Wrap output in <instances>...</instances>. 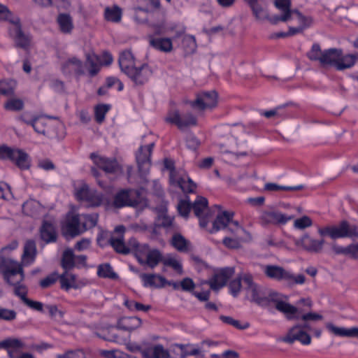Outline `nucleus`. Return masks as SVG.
I'll return each mask as SVG.
<instances>
[{
	"label": "nucleus",
	"mask_w": 358,
	"mask_h": 358,
	"mask_svg": "<svg viewBox=\"0 0 358 358\" xmlns=\"http://www.w3.org/2000/svg\"><path fill=\"white\" fill-rule=\"evenodd\" d=\"M356 59L355 55H343L342 49L332 48L324 50L320 66L322 67H334L337 71H343L352 67Z\"/></svg>",
	"instance_id": "nucleus-2"
},
{
	"label": "nucleus",
	"mask_w": 358,
	"mask_h": 358,
	"mask_svg": "<svg viewBox=\"0 0 358 358\" xmlns=\"http://www.w3.org/2000/svg\"><path fill=\"white\" fill-rule=\"evenodd\" d=\"M22 211L27 216L36 217L44 212V208L38 201L30 199L22 204Z\"/></svg>",
	"instance_id": "nucleus-30"
},
{
	"label": "nucleus",
	"mask_w": 358,
	"mask_h": 358,
	"mask_svg": "<svg viewBox=\"0 0 358 358\" xmlns=\"http://www.w3.org/2000/svg\"><path fill=\"white\" fill-rule=\"evenodd\" d=\"M17 313L14 310L0 306V320L11 322L16 319Z\"/></svg>",
	"instance_id": "nucleus-58"
},
{
	"label": "nucleus",
	"mask_w": 358,
	"mask_h": 358,
	"mask_svg": "<svg viewBox=\"0 0 358 358\" xmlns=\"http://www.w3.org/2000/svg\"><path fill=\"white\" fill-rule=\"evenodd\" d=\"M313 222L311 219L306 215L301 217V218L294 220V227L296 229H303L305 228L312 226Z\"/></svg>",
	"instance_id": "nucleus-61"
},
{
	"label": "nucleus",
	"mask_w": 358,
	"mask_h": 358,
	"mask_svg": "<svg viewBox=\"0 0 358 358\" xmlns=\"http://www.w3.org/2000/svg\"><path fill=\"white\" fill-rule=\"evenodd\" d=\"M326 328L333 334L341 337H355L358 338V327H352L346 329L344 327H336L331 322L326 324Z\"/></svg>",
	"instance_id": "nucleus-32"
},
{
	"label": "nucleus",
	"mask_w": 358,
	"mask_h": 358,
	"mask_svg": "<svg viewBox=\"0 0 358 358\" xmlns=\"http://www.w3.org/2000/svg\"><path fill=\"white\" fill-rule=\"evenodd\" d=\"M230 293L234 296H237L241 288V278H237L231 280L229 284Z\"/></svg>",
	"instance_id": "nucleus-64"
},
{
	"label": "nucleus",
	"mask_w": 358,
	"mask_h": 358,
	"mask_svg": "<svg viewBox=\"0 0 358 358\" xmlns=\"http://www.w3.org/2000/svg\"><path fill=\"white\" fill-rule=\"evenodd\" d=\"M23 347V343L17 338H8L0 342V348L6 349L10 358H20V349Z\"/></svg>",
	"instance_id": "nucleus-23"
},
{
	"label": "nucleus",
	"mask_w": 358,
	"mask_h": 358,
	"mask_svg": "<svg viewBox=\"0 0 358 358\" xmlns=\"http://www.w3.org/2000/svg\"><path fill=\"white\" fill-rule=\"evenodd\" d=\"M189 103L193 108L199 110L215 108L217 103V94L214 90L199 93L196 99Z\"/></svg>",
	"instance_id": "nucleus-9"
},
{
	"label": "nucleus",
	"mask_w": 358,
	"mask_h": 358,
	"mask_svg": "<svg viewBox=\"0 0 358 358\" xmlns=\"http://www.w3.org/2000/svg\"><path fill=\"white\" fill-rule=\"evenodd\" d=\"M16 83L13 80H0V95L11 96L14 94Z\"/></svg>",
	"instance_id": "nucleus-48"
},
{
	"label": "nucleus",
	"mask_w": 358,
	"mask_h": 358,
	"mask_svg": "<svg viewBox=\"0 0 358 358\" xmlns=\"http://www.w3.org/2000/svg\"><path fill=\"white\" fill-rule=\"evenodd\" d=\"M140 277L145 287L163 288V282L160 280V278H164L162 275L155 273H142Z\"/></svg>",
	"instance_id": "nucleus-34"
},
{
	"label": "nucleus",
	"mask_w": 358,
	"mask_h": 358,
	"mask_svg": "<svg viewBox=\"0 0 358 358\" xmlns=\"http://www.w3.org/2000/svg\"><path fill=\"white\" fill-rule=\"evenodd\" d=\"M31 127L36 133L43 134L48 138L59 137L57 133L54 131L55 127L48 126L45 120L40 117L39 116L36 117Z\"/></svg>",
	"instance_id": "nucleus-22"
},
{
	"label": "nucleus",
	"mask_w": 358,
	"mask_h": 358,
	"mask_svg": "<svg viewBox=\"0 0 358 358\" xmlns=\"http://www.w3.org/2000/svg\"><path fill=\"white\" fill-rule=\"evenodd\" d=\"M8 22L13 27L20 22L18 16L15 15L8 8L0 3V22Z\"/></svg>",
	"instance_id": "nucleus-37"
},
{
	"label": "nucleus",
	"mask_w": 358,
	"mask_h": 358,
	"mask_svg": "<svg viewBox=\"0 0 358 358\" xmlns=\"http://www.w3.org/2000/svg\"><path fill=\"white\" fill-rule=\"evenodd\" d=\"M141 202V194L136 189H121L114 196L113 205L116 208L136 207Z\"/></svg>",
	"instance_id": "nucleus-7"
},
{
	"label": "nucleus",
	"mask_w": 358,
	"mask_h": 358,
	"mask_svg": "<svg viewBox=\"0 0 358 358\" xmlns=\"http://www.w3.org/2000/svg\"><path fill=\"white\" fill-rule=\"evenodd\" d=\"M4 107L8 110L19 111L23 108L24 103L20 99H10L7 101Z\"/></svg>",
	"instance_id": "nucleus-56"
},
{
	"label": "nucleus",
	"mask_w": 358,
	"mask_h": 358,
	"mask_svg": "<svg viewBox=\"0 0 358 358\" xmlns=\"http://www.w3.org/2000/svg\"><path fill=\"white\" fill-rule=\"evenodd\" d=\"M166 121L176 124L180 129L196 124V119L194 115L191 113L181 115L177 110L170 111L166 117Z\"/></svg>",
	"instance_id": "nucleus-14"
},
{
	"label": "nucleus",
	"mask_w": 358,
	"mask_h": 358,
	"mask_svg": "<svg viewBox=\"0 0 358 358\" xmlns=\"http://www.w3.org/2000/svg\"><path fill=\"white\" fill-rule=\"evenodd\" d=\"M115 231L119 234L117 237L110 236L108 238V243L112 246L114 250L119 254L128 255L130 253V245L129 241L126 245L124 241L123 234L125 231V227L123 225L117 226Z\"/></svg>",
	"instance_id": "nucleus-16"
},
{
	"label": "nucleus",
	"mask_w": 358,
	"mask_h": 358,
	"mask_svg": "<svg viewBox=\"0 0 358 358\" xmlns=\"http://www.w3.org/2000/svg\"><path fill=\"white\" fill-rule=\"evenodd\" d=\"M129 245H130V253L134 255L139 264L140 260L143 259L150 250L148 244H140L134 238L129 240Z\"/></svg>",
	"instance_id": "nucleus-28"
},
{
	"label": "nucleus",
	"mask_w": 358,
	"mask_h": 358,
	"mask_svg": "<svg viewBox=\"0 0 358 358\" xmlns=\"http://www.w3.org/2000/svg\"><path fill=\"white\" fill-rule=\"evenodd\" d=\"M150 45L163 52H170L173 50L172 41L169 38H156L153 35L148 36Z\"/></svg>",
	"instance_id": "nucleus-24"
},
{
	"label": "nucleus",
	"mask_w": 358,
	"mask_h": 358,
	"mask_svg": "<svg viewBox=\"0 0 358 358\" xmlns=\"http://www.w3.org/2000/svg\"><path fill=\"white\" fill-rule=\"evenodd\" d=\"M192 209V203L189 201L181 200L178 204V210L180 215L187 217Z\"/></svg>",
	"instance_id": "nucleus-63"
},
{
	"label": "nucleus",
	"mask_w": 358,
	"mask_h": 358,
	"mask_svg": "<svg viewBox=\"0 0 358 358\" xmlns=\"http://www.w3.org/2000/svg\"><path fill=\"white\" fill-rule=\"evenodd\" d=\"M318 233L322 236H329L332 239L343 238L344 236L341 229V223L338 226L326 227L320 228Z\"/></svg>",
	"instance_id": "nucleus-38"
},
{
	"label": "nucleus",
	"mask_w": 358,
	"mask_h": 358,
	"mask_svg": "<svg viewBox=\"0 0 358 358\" xmlns=\"http://www.w3.org/2000/svg\"><path fill=\"white\" fill-rule=\"evenodd\" d=\"M37 255L36 244L34 240H27L24 245L23 254L22 255V261L26 264L33 263Z\"/></svg>",
	"instance_id": "nucleus-33"
},
{
	"label": "nucleus",
	"mask_w": 358,
	"mask_h": 358,
	"mask_svg": "<svg viewBox=\"0 0 358 358\" xmlns=\"http://www.w3.org/2000/svg\"><path fill=\"white\" fill-rule=\"evenodd\" d=\"M90 158L99 169L107 173H116L119 169V164L115 159L99 156L95 153H92Z\"/></svg>",
	"instance_id": "nucleus-19"
},
{
	"label": "nucleus",
	"mask_w": 358,
	"mask_h": 358,
	"mask_svg": "<svg viewBox=\"0 0 358 358\" xmlns=\"http://www.w3.org/2000/svg\"><path fill=\"white\" fill-rule=\"evenodd\" d=\"M294 17L298 20L299 26L303 27L304 29L310 27L313 23V19L311 17L303 15L296 9L293 10L291 19Z\"/></svg>",
	"instance_id": "nucleus-49"
},
{
	"label": "nucleus",
	"mask_w": 358,
	"mask_h": 358,
	"mask_svg": "<svg viewBox=\"0 0 358 358\" xmlns=\"http://www.w3.org/2000/svg\"><path fill=\"white\" fill-rule=\"evenodd\" d=\"M62 71L64 74L71 75L75 73L80 76L85 74L83 62L76 57L69 58L62 64Z\"/></svg>",
	"instance_id": "nucleus-21"
},
{
	"label": "nucleus",
	"mask_w": 358,
	"mask_h": 358,
	"mask_svg": "<svg viewBox=\"0 0 358 358\" xmlns=\"http://www.w3.org/2000/svg\"><path fill=\"white\" fill-rule=\"evenodd\" d=\"M297 315H299V318H294V320H308L310 322L321 320L323 318V316L322 315L316 313H308L305 314H301V311H299V309Z\"/></svg>",
	"instance_id": "nucleus-62"
},
{
	"label": "nucleus",
	"mask_w": 358,
	"mask_h": 358,
	"mask_svg": "<svg viewBox=\"0 0 358 358\" xmlns=\"http://www.w3.org/2000/svg\"><path fill=\"white\" fill-rule=\"evenodd\" d=\"M97 275L99 277L103 278H110L113 280L118 278V275L114 272L112 266L108 263L100 264L98 266Z\"/></svg>",
	"instance_id": "nucleus-44"
},
{
	"label": "nucleus",
	"mask_w": 358,
	"mask_h": 358,
	"mask_svg": "<svg viewBox=\"0 0 358 358\" xmlns=\"http://www.w3.org/2000/svg\"><path fill=\"white\" fill-rule=\"evenodd\" d=\"M252 10L254 15L258 20L268 18L267 11L258 3V1L252 3H248Z\"/></svg>",
	"instance_id": "nucleus-55"
},
{
	"label": "nucleus",
	"mask_w": 358,
	"mask_h": 358,
	"mask_svg": "<svg viewBox=\"0 0 358 358\" xmlns=\"http://www.w3.org/2000/svg\"><path fill=\"white\" fill-rule=\"evenodd\" d=\"M208 200L203 196H198L197 199L192 203V208L194 210L195 215L201 217L203 215V212L208 208Z\"/></svg>",
	"instance_id": "nucleus-45"
},
{
	"label": "nucleus",
	"mask_w": 358,
	"mask_h": 358,
	"mask_svg": "<svg viewBox=\"0 0 358 358\" xmlns=\"http://www.w3.org/2000/svg\"><path fill=\"white\" fill-rule=\"evenodd\" d=\"M8 34L13 38L15 47L23 50H27L30 47L31 36L23 31L21 21L15 26L8 27Z\"/></svg>",
	"instance_id": "nucleus-10"
},
{
	"label": "nucleus",
	"mask_w": 358,
	"mask_h": 358,
	"mask_svg": "<svg viewBox=\"0 0 358 358\" xmlns=\"http://www.w3.org/2000/svg\"><path fill=\"white\" fill-rule=\"evenodd\" d=\"M76 256L71 249H66L64 251L61 266L65 271H69L75 267Z\"/></svg>",
	"instance_id": "nucleus-40"
},
{
	"label": "nucleus",
	"mask_w": 358,
	"mask_h": 358,
	"mask_svg": "<svg viewBox=\"0 0 358 358\" xmlns=\"http://www.w3.org/2000/svg\"><path fill=\"white\" fill-rule=\"evenodd\" d=\"M79 219L80 220V226L83 233L88 229L94 227L99 219L97 213L92 214H81L79 215Z\"/></svg>",
	"instance_id": "nucleus-35"
},
{
	"label": "nucleus",
	"mask_w": 358,
	"mask_h": 358,
	"mask_svg": "<svg viewBox=\"0 0 358 358\" xmlns=\"http://www.w3.org/2000/svg\"><path fill=\"white\" fill-rule=\"evenodd\" d=\"M143 358H171V355L162 344H157L146 348L143 352Z\"/></svg>",
	"instance_id": "nucleus-27"
},
{
	"label": "nucleus",
	"mask_w": 358,
	"mask_h": 358,
	"mask_svg": "<svg viewBox=\"0 0 358 358\" xmlns=\"http://www.w3.org/2000/svg\"><path fill=\"white\" fill-rule=\"evenodd\" d=\"M281 340L289 344H292L296 341H299L303 345H309L311 343L310 336L296 324L290 328L287 335Z\"/></svg>",
	"instance_id": "nucleus-17"
},
{
	"label": "nucleus",
	"mask_w": 358,
	"mask_h": 358,
	"mask_svg": "<svg viewBox=\"0 0 358 358\" xmlns=\"http://www.w3.org/2000/svg\"><path fill=\"white\" fill-rule=\"evenodd\" d=\"M0 273L5 281L11 286L20 284L24 279L22 265L3 256L0 257Z\"/></svg>",
	"instance_id": "nucleus-4"
},
{
	"label": "nucleus",
	"mask_w": 358,
	"mask_h": 358,
	"mask_svg": "<svg viewBox=\"0 0 358 358\" xmlns=\"http://www.w3.org/2000/svg\"><path fill=\"white\" fill-rule=\"evenodd\" d=\"M164 257L162 253L158 249L150 250L143 259L140 260V264L142 266H148L153 269L159 263L163 264Z\"/></svg>",
	"instance_id": "nucleus-25"
},
{
	"label": "nucleus",
	"mask_w": 358,
	"mask_h": 358,
	"mask_svg": "<svg viewBox=\"0 0 358 358\" xmlns=\"http://www.w3.org/2000/svg\"><path fill=\"white\" fill-rule=\"evenodd\" d=\"M220 319L224 323L231 325L238 329L243 330L250 327V324L248 322H245L243 324H241L238 320H235L230 316L220 315Z\"/></svg>",
	"instance_id": "nucleus-53"
},
{
	"label": "nucleus",
	"mask_w": 358,
	"mask_h": 358,
	"mask_svg": "<svg viewBox=\"0 0 358 358\" xmlns=\"http://www.w3.org/2000/svg\"><path fill=\"white\" fill-rule=\"evenodd\" d=\"M117 328L109 327L108 329L103 330L101 333H97V336L105 341L115 343H121L122 339L115 333Z\"/></svg>",
	"instance_id": "nucleus-42"
},
{
	"label": "nucleus",
	"mask_w": 358,
	"mask_h": 358,
	"mask_svg": "<svg viewBox=\"0 0 358 358\" xmlns=\"http://www.w3.org/2000/svg\"><path fill=\"white\" fill-rule=\"evenodd\" d=\"M122 9L118 6H113V7H106L104 11L105 18L108 21L113 22H119L122 18Z\"/></svg>",
	"instance_id": "nucleus-41"
},
{
	"label": "nucleus",
	"mask_w": 358,
	"mask_h": 358,
	"mask_svg": "<svg viewBox=\"0 0 358 358\" xmlns=\"http://www.w3.org/2000/svg\"><path fill=\"white\" fill-rule=\"evenodd\" d=\"M261 268L264 275L268 278L277 282H284L289 287H292L298 284H303L306 280V277L303 275L299 274L294 275L290 271L278 265H262Z\"/></svg>",
	"instance_id": "nucleus-3"
},
{
	"label": "nucleus",
	"mask_w": 358,
	"mask_h": 358,
	"mask_svg": "<svg viewBox=\"0 0 358 358\" xmlns=\"http://www.w3.org/2000/svg\"><path fill=\"white\" fill-rule=\"evenodd\" d=\"M124 304L130 310H136L138 311L147 312L148 310L151 309V306L144 305L143 303H141L133 300L127 299L124 301Z\"/></svg>",
	"instance_id": "nucleus-54"
},
{
	"label": "nucleus",
	"mask_w": 358,
	"mask_h": 358,
	"mask_svg": "<svg viewBox=\"0 0 358 358\" xmlns=\"http://www.w3.org/2000/svg\"><path fill=\"white\" fill-rule=\"evenodd\" d=\"M57 22L60 31L64 34H70L73 29L72 17L69 14L60 13L58 15Z\"/></svg>",
	"instance_id": "nucleus-36"
},
{
	"label": "nucleus",
	"mask_w": 358,
	"mask_h": 358,
	"mask_svg": "<svg viewBox=\"0 0 358 358\" xmlns=\"http://www.w3.org/2000/svg\"><path fill=\"white\" fill-rule=\"evenodd\" d=\"M341 229L343 231V238H350L352 240L358 238V228L355 225H351L348 222L343 220L341 222Z\"/></svg>",
	"instance_id": "nucleus-43"
},
{
	"label": "nucleus",
	"mask_w": 358,
	"mask_h": 358,
	"mask_svg": "<svg viewBox=\"0 0 358 358\" xmlns=\"http://www.w3.org/2000/svg\"><path fill=\"white\" fill-rule=\"evenodd\" d=\"M163 264L166 266H170L178 273L182 274L183 270L182 264L173 257L164 258Z\"/></svg>",
	"instance_id": "nucleus-57"
},
{
	"label": "nucleus",
	"mask_w": 358,
	"mask_h": 358,
	"mask_svg": "<svg viewBox=\"0 0 358 358\" xmlns=\"http://www.w3.org/2000/svg\"><path fill=\"white\" fill-rule=\"evenodd\" d=\"M41 238L46 243H54L57 241V233L54 225L48 221L44 220L40 228Z\"/></svg>",
	"instance_id": "nucleus-29"
},
{
	"label": "nucleus",
	"mask_w": 358,
	"mask_h": 358,
	"mask_svg": "<svg viewBox=\"0 0 358 358\" xmlns=\"http://www.w3.org/2000/svg\"><path fill=\"white\" fill-rule=\"evenodd\" d=\"M154 145V143H152L146 146H141L136 153V159L141 174H146L149 171L151 165L150 156Z\"/></svg>",
	"instance_id": "nucleus-13"
},
{
	"label": "nucleus",
	"mask_w": 358,
	"mask_h": 358,
	"mask_svg": "<svg viewBox=\"0 0 358 358\" xmlns=\"http://www.w3.org/2000/svg\"><path fill=\"white\" fill-rule=\"evenodd\" d=\"M171 245L179 252H185L187 250L189 242L180 234L173 236Z\"/></svg>",
	"instance_id": "nucleus-46"
},
{
	"label": "nucleus",
	"mask_w": 358,
	"mask_h": 358,
	"mask_svg": "<svg viewBox=\"0 0 358 358\" xmlns=\"http://www.w3.org/2000/svg\"><path fill=\"white\" fill-rule=\"evenodd\" d=\"M249 292L250 294V301L257 306L266 308L269 306L271 303H273L276 310L283 313L288 320L299 318L297 315L298 308L284 301L282 298L285 296L282 294L259 285L255 287Z\"/></svg>",
	"instance_id": "nucleus-1"
},
{
	"label": "nucleus",
	"mask_w": 358,
	"mask_h": 358,
	"mask_svg": "<svg viewBox=\"0 0 358 358\" xmlns=\"http://www.w3.org/2000/svg\"><path fill=\"white\" fill-rule=\"evenodd\" d=\"M234 215L233 212L223 211L218 214L213 222V228L210 230V233H215L222 229H226L231 234H236L243 229L240 226L239 222L233 220Z\"/></svg>",
	"instance_id": "nucleus-6"
},
{
	"label": "nucleus",
	"mask_w": 358,
	"mask_h": 358,
	"mask_svg": "<svg viewBox=\"0 0 358 358\" xmlns=\"http://www.w3.org/2000/svg\"><path fill=\"white\" fill-rule=\"evenodd\" d=\"M0 159L10 160L22 170H27L31 166V159L27 152L6 145L0 146Z\"/></svg>",
	"instance_id": "nucleus-5"
},
{
	"label": "nucleus",
	"mask_w": 358,
	"mask_h": 358,
	"mask_svg": "<svg viewBox=\"0 0 358 358\" xmlns=\"http://www.w3.org/2000/svg\"><path fill=\"white\" fill-rule=\"evenodd\" d=\"M110 108L108 104H99L94 108V118L97 123L101 124L104 120L106 114Z\"/></svg>",
	"instance_id": "nucleus-50"
},
{
	"label": "nucleus",
	"mask_w": 358,
	"mask_h": 358,
	"mask_svg": "<svg viewBox=\"0 0 358 358\" xmlns=\"http://www.w3.org/2000/svg\"><path fill=\"white\" fill-rule=\"evenodd\" d=\"M324 243V239L315 240L307 234H304L300 239L295 241L296 246H301L306 251L315 253H319L322 251Z\"/></svg>",
	"instance_id": "nucleus-18"
},
{
	"label": "nucleus",
	"mask_w": 358,
	"mask_h": 358,
	"mask_svg": "<svg viewBox=\"0 0 358 358\" xmlns=\"http://www.w3.org/2000/svg\"><path fill=\"white\" fill-rule=\"evenodd\" d=\"M324 50H322L319 43L313 44L310 50L306 53V57L313 62L321 63Z\"/></svg>",
	"instance_id": "nucleus-47"
},
{
	"label": "nucleus",
	"mask_w": 358,
	"mask_h": 358,
	"mask_svg": "<svg viewBox=\"0 0 358 358\" xmlns=\"http://www.w3.org/2000/svg\"><path fill=\"white\" fill-rule=\"evenodd\" d=\"M293 218V215H287L278 211H271L263 213L260 217V220L262 224H285Z\"/></svg>",
	"instance_id": "nucleus-20"
},
{
	"label": "nucleus",
	"mask_w": 358,
	"mask_h": 358,
	"mask_svg": "<svg viewBox=\"0 0 358 358\" xmlns=\"http://www.w3.org/2000/svg\"><path fill=\"white\" fill-rule=\"evenodd\" d=\"M274 5L281 13L287 12L288 14L292 15L293 10L291 9V0H275Z\"/></svg>",
	"instance_id": "nucleus-59"
},
{
	"label": "nucleus",
	"mask_w": 358,
	"mask_h": 358,
	"mask_svg": "<svg viewBox=\"0 0 358 358\" xmlns=\"http://www.w3.org/2000/svg\"><path fill=\"white\" fill-rule=\"evenodd\" d=\"M118 64L121 71L126 75L136 66L135 58L131 52L129 50L122 51L120 54Z\"/></svg>",
	"instance_id": "nucleus-26"
},
{
	"label": "nucleus",
	"mask_w": 358,
	"mask_h": 358,
	"mask_svg": "<svg viewBox=\"0 0 358 358\" xmlns=\"http://www.w3.org/2000/svg\"><path fill=\"white\" fill-rule=\"evenodd\" d=\"M58 278L59 280L62 289L69 290L72 287L76 288V286L75 285L76 275L69 273V271H65L62 275L58 276Z\"/></svg>",
	"instance_id": "nucleus-39"
},
{
	"label": "nucleus",
	"mask_w": 358,
	"mask_h": 358,
	"mask_svg": "<svg viewBox=\"0 0 358 358\" xmlns=\"http://www.w3.org/2000/svg\"><path fill=\"white\" fill-rule=\"evenodd\" d=\"M177 184L178 187L182 189V191L185 193L193 192L196 187V184L189 178H187V180L184 178H180L177 180Z\"/></svg>",
	"instance_id": "nucleus-51"
},
{
	"label": "nucleus",
	"mask_w": 358,
	"mask_h": 358,
	"mask_svg": "<svg viewBox=\"0 0 358 358\" xmlns=\"http://www.w3.org/2000/svg\"><path fill=\"white\" fill-rule=\"evenodd\" d=\"M20 299L23 301L24 304H26L30 308L41 313L43 312V305L41 302L32 301L28 299L27 296H24V293L20 295Z\"/></svg>",
	"instance_id": "nucleus-60"
},
{
	"label": "nucleus",
	"mask_w": 358,
	"mask_h": 358,
	"mask_svg": "<svg viewBox=\"0 0 358 358\" xmlns=\"http://www.w3.org/2000/svg\"><path fill=\"white\" fill-rule=\"evenodd\" d=\"M264 188L267 191H297L303 189L304 188V186L303 185H299L296 186H280L275 183H266L265 185Z\"/></svg>",
	"instance_id": "nucleus-52"
},
{
	"label": "nucleus",
	"mask_w": 358,
	"mask_h": 358,
	"mask_svg": "<svg viewBox=\"0 0 358 358\" xmlns=\"http://www.w3.org/2000/svg\"><path fill=\"white\" fill-rule=\"evenodd\" d=\"M152 71L147 64H143L139 67L136 66L126 75L136 85H143L147 83Z\"/></svg>",
	"instance_id": "nucleus-15"
},
{
	"label": "nucleus",
	"mask_w": 358,
	"mask_h": 358,
	"mask_svg": "<svg viewBox=\"0 0 358 358\" xmlns=\"http://www.w3.org/2000/svg\"><path fill=\"white\" fill-rule=\"evenodd\" d=\"M76 199L79 201H85L88 206L97 207L103 201V194L96 190L90 189L86 184L83 185L76 192Z\"/></svg>",
	"instance_id": "nucleus-8"
},
{
	"label": "nucleus",
	"mask_w": 358,
	"mask_h": 358,
	"mask_svg": "<svg viewBox=\"0 0 358 358\" xmlns=\"http://www.w3.org/2000/svg\"><path fill=\"white\" fill-rule=\"evenodd\" d=\"M234 267H225L215 273L211 278L206 281L211 289L217 291L226 285L229 279L234 275Z\"/></svg>",
	"instance_id": "nucleus-12"
},
{
	"label": "nucleus",
	"mask_w": 358,
	"mask_h": 358,
	"mask_svg": "<svg viewBox=\"0 0 358 358\" xmlns=\"http://www.w3.org/2000/svg\"><path fill=\"white\" fill-rule=\"evenodd\" d=\"M142 320L138 317H124L117 322L116 328L127 331H132L141 327Z\"/></svg>",
	"instance_id": "nucleus-31"
},
{
	"label": "nucleus",
	"mask_w": 358,
	"mask_h": 358,
	"mask_svg": "<svg viewBox=\"0 0 358 358\" xmlns=\"http://www.w3.org/2000/svg\"><path fill=\"white\" fill-rule=\"evenodd\" d=\"M62 234L67 238L83 234L79 215L69 213L62 227Z\"/></svg>",
	"instance_id": "nucleus-11"
}]
</instances>
